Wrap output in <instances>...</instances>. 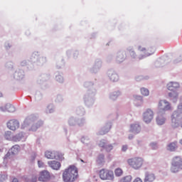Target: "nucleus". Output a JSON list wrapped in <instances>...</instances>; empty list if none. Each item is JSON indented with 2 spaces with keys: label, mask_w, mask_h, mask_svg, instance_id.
Wrapping results in <instances>:
<instances>
[{
  "label": "nucleus",
  "mask_w": 182,
  "mask_h": 182,
  "mask_svg": "<svg viewBox=\"0 0 182 182\" xmlns=\"http://www.w3.org/2000/svg\"><path fill=\"white\" fill-rule=\"evenodd\" d=\"M21 150V147L18 145H14L9 151V154H18L19 151Z\"/></svg>",
  "instance_id": "22"
},
{
  "label": "nucleus",
  "mask_w": 182,
  "mask_h": 182,
  "mask_svg": "<svg viewBox=\"0 0 182 182\" xmlns=\"http://www.w3.org/2000/svg\"><path fill=\"white\" fill-rule=\"evenodd\" d=\"M156 181V174L151 171H146L144 173V182H154Z\"/></svg>",
  "instance_id": "12"
},
{
  "label": "nucleus",
  "mask_w": 182,
  "mask_h": 182,
  "mask_svg": "<svg viewBox=\"0 0 182 182\" xmlns=\"http://www.w3.org/2000/svg\"><path fill=\"white\" fill-rule=\"evenodd\" d=\"M181 85L180 82L176 81H171L167 83L166 89L170 92H173L174 90H178L180 89Z\"/></svg>",
  "instance_id": "10"
},
{
  "label": "nucleus",
  "mask_w": 182,
  "mask_h": 182,
  "mask_svg": "<svg viewBox=\"0 0 182 182\" xmlns=\"http://www.w3.org/2000/svg\"><path fill=\"white\" fill-rule=\"evenodd\" d=\"M127 145L122 146V151H127Z\"/></svg>",
  "instance_id": "44"
},
{
  "label": "nucleus",
  "mask_w": 182,
  "mask_h": 182,
  "mask_svg": "<svg viewBox=\"0 0 182 182\" xmlns=\"http://www.w3.org/2000/svg\"><path fill=\"white\" fill-rule=\"evenodd\" d=\"M127 54L130 55L133 58H136V53L133 50H127Z\"/></svg>",
  "instance_id": "34"
},
{
  "label": "nucleus",
  "mask_w": 182,
  "mask_h": 182,
  "mask_svg": "<svg viewBox=\"0 0 182 182\" xmlns=\"http://www.w3.org/2000/svg\"><path fill=\"white\" fill-rule=\"evenodd\" d=\"M119 96H120V92H114L110 94L109 99H111V100H116V99H117V97H119Z\"/></svg>",
  "instance_id": "30"
},
{
  "label": "nucleus",
  "mask_w": 182,
  "mask_h": 182,
  "mask_svg": "<svg viewBox=\"0 0 182 182\" xmlns=\"http://www.w3.org/2000/svg\"><path fill=\"white\" fill-rule=\"evenodd\" d=\"M139 59H143V58H139Z\"/></svg>",
  "instance_id": "53"
},
{
  "label": "nucleus",
  "mask_w": 182,
  "mask_h": 182,
  "mask_svg": "<svg viewBox=\"0 0 182 182\" xmlns=\"http://www.w3.org/2000/svg\"><path fill=\"white\" fill-rule=\"evenodd\" d=\"M41 124L42 123H40L38 126V124H33V119L32 118H26L21 125V129H28L29 132H36Z\"/></svg>",
  "instance_id": "5"
},
{
  "label": "nucleus",
  "mask_w": 182,
  "mask_h": 182,
  "mask_svg": "<svg viewBox=\"0 0 182 182\" xmlns=\"http://www.w3.org/2000/svg\"><path fill=\"white\" fill-rule=\"evenodd\" d=\"M181 60H182V58H178V59H177V60H176V63H178V62H181Z\"/></svg>",
  "instance_id": "47"
},
{
  "label": "nucleus",
  "mask_w": 182,
  "mask_h": 182,
  "mask_svg": "<svg viewBox=\"0 0 182 182\" xmlns=\"http://www.w3.org/2000/svg\"><path fill=\"white\" fill-rule=\"evenodd\" d=\"M125 54L124 53H119L117 57V62H123L126 59Z\"/></svg>",
  "instance_id": "27"
},
{
  "label": "nucleus",
  "mask_w": 182,
  "mask_h": 182,
  "mask_svg": "<svg viewBox=\"0 0 182 182\" xmlns=\"http://www.w3.org/2000/svg\"><path fill=\"white\" fill-rule=\"evenodd\" d=\"M0 97H2V93H0Z\"/></svg>",
  "instance_id": "51"
},
{
  "label": "nucleus",
  "mask_w": 182,
  "mask_h": 182,
  "mask_svg": "<svg viewBox=\"0 0 182 182\" xmlns=\"http://www.w3.org/2000/svg\"><path fill=\"white\" fill-rule=\"evenodd\" d=\"M52 176L48 171L44 170L39 173L38 181L48 182L50 181Z\"/></svg>",
  "instance_id": "9"
},
{
  "label": "nucleus",
  "mask_w": 182,
  "mask_h": 182,
  "mask_svg": "<svg viewBox=\"0 0 182 182\" xmlns=\"http://www.w3.org/2000/svg\"><path fill=\"white\" fill-rule=\"evenodd\" d=\"M114 175L116 177H122V176H123V169L120 168H117L114 170Z\"/></svg>",
  "instance_id": "29"
},
{
  "label": "nucleus",
  "mask_w": 182,
  "mask_h": 182,
  "mask_svg": "<svg viewBox=\"0 0 182 182\" xmlns=\"http://www.w3.org/2000/svg\"><path fill=\"white\" fill-rule=\"evenodd\" d=\"M134 100H141V96L140 95H134Z\"/></svg>",
  "instance_id": "40"
},
{
  "label": "nucleus",
  "mask_w": 182,
  "mask_h": 182,
  "mask_svg": "<svg viewBox=\"0 0 182 182\" xmlns=\"http://www.w3.org/2000/svg\"><path fill=\"white\" fill-rule=\"evenodd\" d=\"M129 140H132V139H133V136H129Z\"/></svg>",
  "instance_id": "49"
},
{
  "label": "nucleus",
  "mask_w": 182,
  "mask_h": 182,
  "mask_svg": "<svg viewBox=\"0 0 182 182\" xmlns=\"http://www.w3.org/2000/svg\"><path fill=\"white\" fill-rule=\"evenodd\" d=\"M158 109L161 112H167L172 109L171 105L166 100H161L158 102Z\"/></svg>",
  "instance_id": "8"
},
{
  "label": "nucleus",
  "mask_w": 182,
  "mask_h": 182,
  "mask_svg": "<svg viewBox=\"0 0 182 182\" xmlns=\"http://www.w3.org/2000/svg\"><path fill=\"white\" fill-rule=\"evenodd\" d=\"M133 182H143V180H142L141 178L138 177V178H136L133 181Z\"/></svg>",
  "instance_id": "42"
},
{
  "label": "nucleus",
  "mask_w": 182,
  "mask_h": 182,
  "mask_svg": "<svg viewBox=\"0 0 182 182\" xmlns=\"http://www.w3.org/2000/svg\"><path fill=\"white\" fill-rule=\"evenodd\" d=\"M79 177L77 167L75 165L69 166L63 173V180L64 182H75Z\"/></svg>",
  "instance_id": "1"
},
{
  "label": "nucleus",
  "mask_w": 182,
  "mask_h": 182,
  "mask_svg": "<svg viewBox=\"0 0 182 182\" xmlns=\"http://www.w3.org/2000/svg\"><path fill=\"white\" fill-rule=\"evenodd\" d=\"M12 182H19V181L18 180V178H14L12 181Z\"/></svg>",
  "instance_id": "48"
},
{
  "label": "nucleus",
  "mask_w": 182,
  "mask_h": 182,
  "mask_svg": "<svg viewBox=\"0 0 182 182\" xmlns=\"http://www.w3.org/2000/svg\"><path fill=\"white\" fill-rule=\"evenodd\" d=\"M127 164L134 170H140L144 165V159L142 157H134L127 159Z\"/></svg>",
  "instance_id": "3"
},
{
  "label": "nucleus",
  "mask_w": 182,
  "mask_h": 182,
  "mask_svg": "<svg viewBox=\"0 0 182 182\" xmlns=\"http://www.w3.org/2000/svg\"><path fill=\"white\" fill-rule=\"evenodd\" d=\"M175 112H178V113H182V102L180 103V104L178 105L177 110H176Z\"/></svg>",
  "instance_id": "37"
},
{
  "label": "nucleus",
  "mask_w": 182,
  "mask_h": 182,
  "mask_svg": "<svg viewBox=\"0 0 182 182\" xmlns=\"http://www.w3.org/2000/svg\"><path fill=\"white\" fill-rule=\"evenodd\" d=\"M51 107H50V106H49V107H48V111H49V113H52V112H53V109H51Z\"/></svg>",
  "instance_id": "45"
},
{
  "label": "nucleus",
  "mask_w": 182,
  "mask_h": 182,
  "mask_svg": "<svg viewBox=\"0 0 182 182\" xmlns=\"http://www.w3.org/2000/svg\"><path fill=\"white\" fill-rule=\"evenodd\" d=\"M98 159L100 160H103V159H105V156L104 155H100Z\"/></svg>",
  "instance_id": "46"
},
{
  "label": "nucleus",
  "mask_w": 182,
  "mask_h": 182,
  "mask_svg": "<svg viewBox=\"0 0 182 182\" xmlns=\"http://www.w3.org/2000/svg\"><path fill=\"white\" fill-rule=\"evenodd\" d=\"M81 141H82L84 144H87V138L82 137L81 139Z\"/></svg>",
  "instance_id": "43"
},
{
  "label": "nucleus",
  "mask_w": 182,
  "mask_h": 182,
  "mask_svg": "<svg viewBox=\"0 0 182 182\" xmlns=\"http://www.w3.org/2000/svg\"><path fill=\"white\" fill-rule=\"evenodd\" d=\"M7 127L9 130L15 132L17 129H19V121L16 119H11L7 122Z\"/></svg>",
  "instance_id": "11"
},
{
  "label": "nucleus",
  "mask_w": 182,
  "mask_h": 182,
  "mask_svg": "<svg viewBox=\"0 0 182 182\" xmlns=\"http://www.w3.org/2000/svg\"><path fill=\"white\" fill-rule=\"evenodd\" d=\"M182 170V156H174L171 162L170 171L173 174L181 171Z\"/></svg>",
  "instance_id": "2"
},
{
  "label": "nucleus",
  "mask_w": 182,
  "mask_h": 182,
  "mask_svg": "<svg viewBox=\"0 0 182 182\" xmlns=\"http://www.w3.org/2000/svg\"><path fill=\"white\" fill-rule=\"evenodd\" d=\"M132 180H133V178L132 177V176L129 175L120 178L119 182H132Z\"/></svg>",
  "instance_id": "28"
},
{
  "label": "nucleus",
  "mask_w": 182,
  "mask_h": 182,
  "mask_svg": "<svg viewBox=\"0 0 182 182\" xmlns=\"http://www.w3.org/2000/svg\"><path fill=\"white\" fill-rule=\"evenodd\" d=\"M48 164L52 170H55L58 171V170H60V167H62V165L60 164V162L58 161H49L48 162Z\"/></svg>",
  "instance_id": "13"
},
{
  "label": "nucleus",
  "mask_w": 182,
  "mask_h": 182,
  "mask_svg": "<svg viewBox=\"0 0 182 182\" xmlns=\"http://www.w3.org/2000/svg\"><path fill=\"white\" fill-rule=\"evenodd\" d=\"M33 182H36V179H35V181H33Z\"/></svg>",
  "instance_id": "52"
},
{
  "label": "nucleus",
  "mask_w": 182,
  "mask_h": 182,
  "mask_svg": "<svg viewBox=\"0 0 182 182\" xmlns=\"http://www.w3.org/2000/svg\"><path fill=\"white\" fill-rule=\"evenodd\" d=\"M168 96L169 99H171V100L173 102V103H176V102L178 100V96H179L178 91L177 90L172 91L168 93Z\"/></svg>",
  "instance_id": "17"
},
{
  "label": "nucleus",
  "mask_w": 182,
  "mask_h": 182,
  "mask_svg": "<svg viewBox=\"0 0 182 182\" xmlns=\"http://www.w3.org/2000/svg\"><path fill=\"white\" fill-rule=\"evenodd\" d=\"M177 149V142H172L167 146V150L169 151H175Z\"/></svg>",
  "instance_id": "24"
},
{
  "label": "nucleus",
  "mask_w": 182,
  "mask_h": 182,
  "mask_svg": "<svg viewBox=\"0 0 182 182\" xmlns=\"http://www.w3.org/2000/svg\"><path fill=\"white\" fill-rule=\"evenodd\" d=\"M55 79L57 82H59V83H62L63 82V77L62 75H59L55 77Z\"/></svg>",
  "instance_id": "35"
},
{
  "label": "nucleus",
  "mask_w": 182,
  "mask_h": 182,
  "mask_svg": "<svg viewBox=\"0 0 182 182\" xmlns=\"http://www.w3.org/2000/svg\"><path fill=\"white\" fill-rule=\"evenodd\" d=\"M14 137H16V139H20L19 141L25 140V137L23 136V133H20V134L14 136Z\"/></svg>",
  "instance_id": "33"
},
{
  "label": "nucleus",
  "mask_w": 182,
  "mask_h": 182,
  "mask_svg": "<svg viewBox=\"0 0 182 182\" xmlns=\"http://www.w3.org/2000/svg\"><path fill=\"white\" fill-rule=\"evenodd\" d=\"M56 151H46L45 152V157L49 160H53L55 157Z\"/></svg>",
  "instance_id": "21"
},
{
  "label": "nucleus",
  "mask_w": 182,
  "mask_h": 182,
  "mask_svg": "<svg viewBox=\"0 0 182 182\" xmlns=\"http://www.w3.org/2000/svg\"><path fill=\"white\" fill-rule=\"evenodd\" d=\"M138 49L141 52H144L145 53L144 58L147 56H150V55H153V53H154V48H151L146 50V48H144V46H139Z\"/></svg>",
  "instance_id": "14"
},
{
  "label": "nucleus",
  "mask_w": 182,
  "mask_h": 182,
  "mask_svg": "<svg viewBox=\"0 0 182 182\" xmlns=\"http://www.w3.org/2000/svg\"><path fill=\"white\" fill-rule=\"evenodd\" d=\"M156 123L159 126H162L166 123V117L161 115V113L159 112L158 117H156Z\"/></svg>",
  "instance_id": "20"
},
{
  "label": "nucleus",
  "mask_w": 182,
  "mask_h": 182,
  "mask_svg": "<svg viewBox=\"0 0 182 182\" xmlns=\"http://www.w3.org/2000/svg\"><path fill=\"white\" fill-rule=\"evenodd\" d=\"M141 130V128L140 127V125H139V124H132L129 129V132H131V133H134V134H137V133H140Z\"/></svg>",
  "instance_id": "18"
},
{
  "label": "nucleus",
  "mask_w": 182,
  "mask_h": 182,
  "mask_svg": "<svg viewBox=\"0 0 182 182\" xmlns=\"http://www.w3.org/2000/svg\"><path fill=\"white\" fill-rule=\"evenodd\" d=\"M100 147H103L108 153L113 150V145L112 144H106V141L102 140L99 143Z\"/></svg>",
  "instance_id": "16"
},
{
  "label": "nucleus",
  "mask_w": 182,
  "mask_h": 182,
  "mask_svg": "<svg viewBox=\"0 0 182 182\" xmlns=\"http://www.w3.org/2000/svg\"><path fill=\"white\" fill-rule=\"evenodd\" d=\"M171 126L173 129L181 127L182 129V113L174 111L171 117Z\"/></svg>",
  "instance_id": "4"
},
{
  "label": "nucleus",
  "mask_w": 182,
  "mask_h": 182,
  "mask_svg": "<svg viewBox=\"0 0 182 182\" xmlns=\"http://www.w3.org/2000/svg\"><path fill=\"white\" fill-rule=\"evenodd\" d=\"M4 139L6 140H11V141H19L21 139L16 138V136H12L11 131H6L4 133Z\"/></svg>",
  "instance_id": "15"
},
{
  "label": "nucleus",
  "mask_w": 182,
  "mask_h": 182,
  "mask_svg": "<svg viewBox=\"0 0 182 182\" xmlns=\"http://www.w3.org/2000/svg\"><path fill=\"white\" fill-rule=\"evenodd\" d=\"M6 107H7L6 112H9L10 113H14V112H15V107H14V105L11 104H7Z\"/></svg>",
  "instance_id": "31"
},
{
  "label": "nucleus",
  "mask_w": 182,
  "mask_h": 182,
  "mask_svg": "<svg viewBox=\"0 0 182 182\" xmlns=\"http://www.w3.org/2000/svg\"><path fill=\"white\" fill-rule=\"evenodd\" d=\"M150 146L151 147V149H157V144L156 143H151Z\"/></svg>",
  "instance_id": "39"
},
{
  "label": "nucleus",
  "mask_w": 182,
  "mask_h": 182,
  "mask_svg": "<svg viewBox=\"0 0 182 182\" xmlns=\"http://www.w3.org/2000/svg\"><path fill=\"white\" fill-rule=\"evenodd\" d=\"M7 110L8 107H6V105L0 107V112H6Z\"/></svg>",
  "instance_id": "38"
},
{
  "label": "nucleus",
  "mask_w": 182,
  "mask_h": 182,
  "mask_svg": "<svg viewBox=\"0 0 182 182\" xmlns=\"http://www.w3.org/2000/svg\"><path fill=\"white\" fill-rule=\"evenodd\" d=\"M107 75L111 82H117L119 80V75L114 71H108Z\"/></svg>",
  "instance_id": "19"
},
{
  "label": "nucleus",
  "mask_w": 182,
  "mask_h": 182,
  "mask_svg": "<svg viewBox=\"0 0 182 182\" xmlns=\"http://www.w3.org/2000/svg\"><path fill=\"white\" fill-rule=\"evenodd\" d=\"M180 144L182 145V139L180 140Z\"/></svg>",
  "instance_id": "50"
},
{
  "label": "nucleus",
  "mask_w": 182,
  "mask_h": 182,
  "mask_svg": "<svg viewBox=\"0 0 182 182\" xmlns=\"http://www.w3.org/2000/svg\"><path fill=\"white\" fill-rule=\"evenodd\" d=\"M69 124H70V126H73V124H75V119L73 118L70 119Z\"/></svg>",
  "instance_id": "41"
},
{
  "label": "nucleus",
  "mask_w": 182,
  "mask_h": 182,
  "mask_svg": "<svg viewBox=\"0 0 182 182\" xmlns=\"http://www.w3.org/2000/svg\"><path fill=\"white\" fill-rule=\"evenodd\" d=\"M140 92H141V95H142V96H145V97H147L149 96V95H150V91L149 90V89L146 87H141L140 89Z\"/></svg>",
  "instance_id": "26"
},
{
  "label": "nucleus",
  "mask_w": 182,
  "mask_h": 182,
  "mask_svg": "<svg viewBox=\"0 0 182 182\" xmlns=\"http://www.w3.org/2000/svg\"><path fill=\"white\" fill-rule=\"evenodd\" d=\"M64 154L60 151H55V157L56 160H59L60 161H63L65 160V157H63Z\"/></svg>",
  "instance_id": "25"
},
{
  "label": "nucleus",
  "mask_w": 182,
  "mask_h": 182,
  "mask_svg": "<svg viewBox=\"0 0 182 182\" xmlns=\"http://www.w3.org/2000/svg\"><path fill=\"white\" fill-rule=\"evenodd\" d=\"M100 178L101 180L113 181L114 180V173L109 169H102L100 171Z\"/></svg>",
  "instance_id": "6"
},
{
  "label": "nucleus",
  "mask_w": 182,
  "mask_h": 182,
  "mask_svg": "<svg viewBox=\"0 0 182 182\" xmlns=\"http://www.w3.org/2000/svg\"><path fill=\"white\" fill-rule=\"evenodd\" d=\"M110 129H112V124L108 123L102 128V131L100 132V134H106V133H108V132L110 131Z\"/></svg>",
  "instance_id": "23"
},
{
  "label": "nucleus",
  "mask_w": 182,
  "mask_h": 182,
  "mask_svg": "<svg viewBox=\"0 0 182 182\" xmlns=\"http://www.w3.org/2000/svg\"><path fill=\"white\" fill-rule=\"evenodd\" d=\"M143 122L149 124V123H151L153 119H154V112L151 110V109H147L144 112L142 115Z\"/></svg>",
  "instance_id": "7"
},
{
  "label": "nucleus",
  "mask_w": 182,
  "mask_h": 182,
  "mask_svg": "<svg viewBox=\"0 0 182 182\" xmlns=\"http://www.w3.org/2000/svg\"><path fill=\"white\" fill-rule=\"evenodd\" d=\"M84 99H85V104L87 106H90V105H92L93 103V100L92 98L88 99L87 95H85Z\"/></svg>",
  "instance_id": "32"
},
{
  "label": "nucleus",
  "mask_w": 182,
  "mask_h": 182,
  "mask_svg": "<svg viewBox=\"0 0 182 182\" xmlns=\"http://www.w3.org/2000/svg\"><path fill=\"white\" fill-rule=\"evenodd\" d=\"M38 166L39 168H44L45 164L43 162H42V161H38Z\"/></svg>",
  "instance_id": "36"
}]
</instances>
